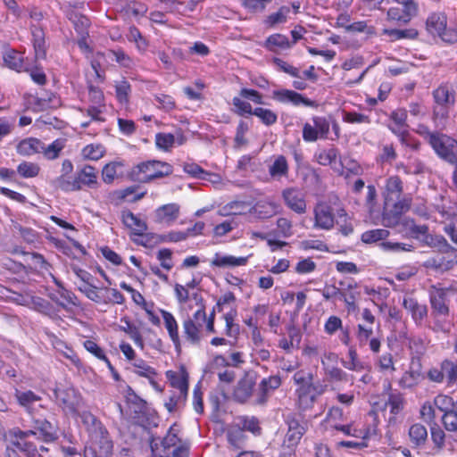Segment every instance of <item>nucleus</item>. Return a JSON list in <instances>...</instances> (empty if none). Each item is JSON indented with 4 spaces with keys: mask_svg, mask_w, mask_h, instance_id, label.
Segmentation results:
<instances>
[{
    "mask_svg": "<svg viewBox=\"0 0 457 457\" xmlns=\"http://www.w3.org/2000/svg\"><path fill=\"white\" fill-rule=\"evenodd\" d=\"M193 298L196 301L198 309L191 318L183 322V332L186 339L192 345H199L204 337V325L206 324L205 330L214 333V314L207 319L204 306L202 303V298L198 294H193Z\"/></svg>",
    "mask_w": 457,
    "mask_h": 457,
    "instance_id": "nucleus-1",
    "label": "nucleus"
},
{
    "mask_svg": "<svg viewBox=\"0 0 457 457\" xmlns=\"http://www.w3.org/2000/svg\"><path fill=\"white\" fill-rule=\"evenodd\" d=\"M425 138L439 157L452 164H457V141L445 134L426 131Z\"/></svg>",
    "mask_w": 457,
    "mask_h": 457,
    "instance_id": "nucleus-2",
    "label": "nucleus"
},
{
    "mask_svg": "<svg viewBox=\"0 0 457 457\" xmlns=\"http://www.w3.org/2000/svg\"><path fill=\"white\" fill-rule=\"evenodd\" d=\"M434 405L444 414L442 423L444 428L450 432H457V399L439 395L435 397Z\"/></svg>",
    "mask_w": 457,
    "mask_h": 457,
    "instance_id": "nucleus-3",
    "label": "nucleus"
},
{
    "mask_svg": "<svg viewBox=\"0 0 457 457\" xmlns=\"http://www.w3.org/2000/svg\"><path fill=\"white\" fill-rule=\"evenodd\" d=\"M436 105L433 117L436 122L442 123L448 116L449 106L454 104L455 98L447 85H441L433 92Z\"/></svg>",
    "mask_w": 457,
    "mask_h": 457,
    "instance_id": "nucleus-4",
    "label": "nucleus"
},
{
    "mask_svg": "<svg viewBox=\"0 0 457 457\" xmlns=\"http://www.w3.org/2000/svg\"><path fill=\"white\" fill-rule=\"evenodd\" d=\"M54 395L58 403L66 413L76 415L83 404L80 394L72 386H60Z\"/></svg>",
    "mask_w": 457,
    "mask_h": 457,
    "instance_id": "nucleus-5",
    "label": "nucleus"
},
{
    "mask_svg": "<svg viewBox=\"0 0 457 457\" xmlns=\"http://www.w3.org/2000/svg\"><path fill=\"white\" fill-rule=\"evenodd\" d=\"M426 28L431 35L439 37L445 42L453 43L457 40V34L446 29V16L444 13H431L427 19Z\"/></svg>",
    "mask_w": 457,
    "mask_h": 457,
    "instance_id": "nucleus-6",
    "label": "nucleus"
},
{
    "mask_svg": "<svg viewBox=\"0 0 457 457\" xmlns=\"http://www.w3.org/2000/svg\"><path fill=\"white\" fill-rule=\"evenodd\" d=\"M179 429L172 426L167 435L158 442L153 439L151 442V451L154 457H169L171 449L177 447L181 442L178 436Z\"/></svg>",
    "mask_w": 457,
    "mask_h": 457,
    "instance_id": "nucleus-7",
    "label": "nucleus"
},
{
    "mask_svg": "<svg viewBox=\"0 0 457 457\" xmlns=\"http://www.w3.org/2000/svg\"><path fill=\"white\" fill-rule=\"evenodd\" d=\"M403 7H391L387 11V20L399 24H407L418 12V4L414 0H394Z\"/></svg>",
    "mask_w": 457,
    "mask_h": 457,
    "instance_id": "nucleus-8",
    "label": "nucleus"
},
{
    "mask_svg": "<svg viewBox=\"0 0 457 457\" xmlns=\"http://www.w3.org/2000/svg\"><path fill=\"white\" fill-rule=\"evenodd\" d=\"M411 207V199L403 198L391 204L386 198L383 212V224L386 227H393L398 223L400 216L406 212Z\"/></svg>",
    "mask_w": 457,
    "mask_h": 457,
    "instance_id": "nucleus-9",
    "label": "nucleus"
},
{
    "mask_svg": "<svg viewBox=\"0 0 457 457\" xmlns=\"http://www.w3.org/2000/svg\"><path fill=\"white\" fill-rule=\"evenodd\" d=\"M139 172L144 174V180L150 181L157 178L168 176L172 172V167L160 161H148L137 165Z\"/></svg>",
    "mask_w": 457,
    "mask_h": 457,
    "instance_id": "nucleus-10",
    "label": "nucleus"
},
{
    "mask_svg": "<svg viewBox=\"0 0 457 457\" xmlns=\"http://www.w3.org/2000/svg\"><path fill=\"white\" fill-rule=\"evenodd\" d=\"M14 397L19 405L24 408L31 416H34L36 412H38L39 409L44 408L41 403V396L31 390L21 391L16 389Z\"/></svg>",
    "mask_w": 457,
    "mask_h": 457,
    "instance_id": "nucleus-11",
    "label": "nucleus"
},
{
    "mask_svg": "<svg viewBox=\"0 0 457 457\" xmlns=\"http://www.w3.org/2000/svg\"><path fill=\"white\" fill-rule=\"evenodd\" d=\"M314 227L329 230L334 227V210L326 203H319L313 209Z\"/></svg>",
    "mask_w": 457,
    "mask_h": 457,
    "instance_id": "nucleus-12",
    "label": "nucleus"
},
{
    "mask_svg": "<svg viewBox=\"0 0 457 457\" xmlns=\"http://www.w3.org/2000/svg\"><path fill=\"white\" fill-rule=\"evenodd\" d=\"M273 98L280 103H290L295 106L304 105L308 107H315L317 104L314 101L306 98L303 95L289 89H279L273 91Z\"/></svg>",
    "mask_w": 457,
    "mask_h": 457,
    "instance_id": "nucleus-13",
    "label": "nucleus"
},
{
    "mask_svg": "<svg viewBox=\"0 0 457 457\" xmlns=\"http://www.w3.org/2000/svg\"><path fill=\"white\" fill-rule=\"evenodd\" d=\"M282 197L287 206L296 213L306 212V203L303 193L294 187L286 188L282 192Z\"/></svg>",
    "mask_w": 457,
    "mask_h": 457,
    "instance_id": "nucleus-14",
    "label": "nucleus"
},
{
    "mask_svg": "<svg viewBox=\"0 0 457 457\" xmlns=\"http://www.w3.org/2000/svg\"><path fill=\"white\" fill-rule=\"evenodd\" d=\"M91 440L98 446V453L100 455L108 456L112 450V442L109 438V435L105 428L103 425H98L96 429H94L90 433Z\"/></svg>",
    "mask_w": 457,
    "mask_h": 457,
    "instance_id": "nucleus-15",
    "label": "nucleus"
},
{
    "mask_svg": "<svg viewBox=\"0 0 457 457\" xmlns=\"http://www.w3.org/2000/svg\"><path fill=\"white\" fill-rule=\"evenodd\" d=\"M34 429L27 432H20L21 438H24L29 435L39 434L45 441H53L55 438V430L54 426L46 419H35L33 417Z\"/></svg>",
    "mask_w": 457,
    "mask_h": 457,
    "instance_id": "nucleus-16",
    "label": "nucleus"
},
{
    "mask_svg": "<svg viewBox=\"0 0 457 457\" xmlns=\"http://www.w3.org/2000/svg\"><path fill=\"white\" fill-rule=\"evenodd\" d=\"M180 206L178 204H168L155 211V220L158 223L171 225L179 216Z\"/></svg>",
    "mask_w": 457,
    "mask_h": 457,
    "instance_id": "nucleus-17",
    "label": "nucleus"
},
{
    "mask_svg": "<svg viewBox=\"0 0 457 457\" xmlns=\"http://www.w3.org/2000/svg\"><path fill=\"white\" fill-rule=\"evenodd\" d=\"M186 142V137L180 132L176 135L170 133H158L155 136V144L158 148L169 151L175 144L181 145Z\"/></svg>",
    "mask_w": 457,
    "mask_h": 457,
    "instance_id": "nucleus-18",
    "label": "nucleus"
},
{
    "mask_svg": "<svg viewBox=\"0 0 457 457\" xmlns=\"http://www.w3.org/2000/svg\"><path fill=\"white\" fill-rule=\"evenodd\" d=\"M5 65L18 72L29 71V65L26 63L23 54L15 50H8L4 54Z\"/></svg>",
    "mask_w": 457,
    "mask_h": 457,
    "instance_id": "nucleus-19",
    "label": "nucleus"
},
{
    "mask_svg": "<svg viewBox=\"0 0 457 457\" xmlns=\"http://www.w3.org/2000/svg\"><path fill=\"white\" fill-rule=\"evenodd\" d=\"M255 380L251 376H245L238 383L234 391V397L239 403H245L252 395Z\"/></svg>",
    "mask_w": 457,
    "mask_h": 457,
    "instance_id": "nucleus-20",
    "label": "nucleus"
},
{
    "mask_svg": "<svg viewBox=\"0 0 457 457\" xmlns=\"http://www.w3.org/2000/svg\"><path fill=\"white\" fill-rule=\"evenodd\" d=\"M43 149V142L36 137H27L21 140L16 145V151L22 156H30L39 154Z\"/></svg>",
    "mask_w": 457,
    "mask_h": 457,
    "instance_id": "nucleus-21",
    "label": "nucleus"
},
{
    "mask_svg": "<svg viewBox=\"0 0 457 457\" xmlns=\"http://www.w3.org/2000/svg\"><path fill=\"white\" fill-rule=\"evenodd\" d=\"M253 213L260 219H268L280 212V205L273 201L262 200L255 204Z\"/></svg>",
    "mask_w": 457,
    "mask_h": 457,
    "instance_id": "nucleus-22",
    "label": "nucleus"
},
{
    "mask_svg": "<svg viewBox=\"0 0 457 457\" xmlns=\"http://www.w3.org/2000/svg\"><path fill=\"white\" fill-rule=\"evenodd\" d=\"M391 120L394 122V125L390 127L391 130L402 137L403 140L404 137L407 135V112L404 109H397L391 113Z\"/></svg>",
    "mask_w": 457,
    "mask_h": 457,
    "instance_id": "nucleus-23",
    "label": "nucleus"
},
{
    "mask_svg": "<svg viewBox=\"0 0 457 457\" xmlns=\"http://www.w3.org/2000/svg\"><path fill=\"white\" fill-rule=\"evenodd\" d=\"M122 221L127 228L137 236H142L147 229L145 222L129 211L122 212Z\"/></svg>",
    "mask_w": 457,
    "mask_h": 457,
    "instance_id": "nucleus-24",
    "label": "nucleus"
},
{
    "mask_svg": "<svg viewBox=\"0 0 457 457\" xmlns=\"http://www.w3.org/2000/svg\"><path fill=\"white\" fill-rule=\"evenodd\" d=\"M305 430V426L301 424L297 420H289L288 431L286 435L285 442L287 443L288 446L296 445L304 434Z\"/></svg>",
    "mask_w": 457,
    "mask_h": 457,
    "instance_id": "nucleus-25",
    "label": "nucleus"
},
{
    "mask_svg": "<svg viewBox=\"0 0 457 457\" xmlns=\"http://www.w3.org/2000/svg\"><path fill=\"white\" fill-rule=\"evenodd\" d=\"M161 313L163 319L164 326L171 341L175 345L176 348H179L180 346V337L179 335L177 320H175L174 316L167 311L161 310Z\"/></svg>",
    "mask_w": 457,
    "mask_h": 457,
    "instance_id": "nucleus-26",
    "label": "nucleus"
},
{
    "mask_svg": "<svg viewBox=\"0 0 457 457\" xmlns=\"http://www.w3.org/2000/svg\"><path fill=\"white\" fill-rule=\"evenodd\" d=\"M247 257H235L232 255H220L216 253L212 260L211 264L215 267H237L245 265Z\"/></svg>",
    "mask_w": 457,
    "mask_h": 457,
    "instance_id": "nucleus-27",
    "label": "nucleus"
},
{
    "mask_svg": "<svg viewBox=\"0 0 457 457\" xmlns=\"http://www.w3.org/2000/svg\"><path fill=\"white\" fill-rule=\"evenodd\" d=\"M403 306L411 313V316L416 322L422 320L424 317L427 316L428 310L426 305L420 304L412 298H404Z\"/></svg>",
    "mask_w": 457,
    "mask_h": 457,
    "instance_id": "nucleus-28",
    "label": "nucleus"
},
{
    "mask_svg": "<svg viewBox=\"0 0 457 457\" xmlns=\"http://www.w3.org/2000/svg\"><path fill=\"white\" fill-rule=\"evenodd\" d=\"M431 305L433 308V312L436 316V318L442 316H447L448 315V307L445 304V292L443 290H436L432 295H431Z\"/></svg>",
    "mask_w": 457,
    "mask_h": 457,
    "instance_id": "nucleus-29",
    "label": "nucleus"
},
{
    "mask_svg": "<svg viewBox=\"0 0 457 457\" xmlns=\"http://www.w3.org/2000/svg\"><path fill=\"white\" fill-rule=\"evenodd\" d=\"M66 140L63 138H57L47 146L43 143V149L40 151L46 160L53 161L59 157L61 152L65 147Z\"/></svg>",
    "mask_w": 457,
    "mask_h": 457,
    "instance_id": "nucleus-30",
    "label": "nucleus"
},
{
    "mask_svg": "<svg viewBox=\"0 0 457 457\" xmlns=\"http://www.w3.org/2000/svg\"><path fill=\"white\" fill-rule=\"evenodd\" d=\"M53 184L57 188L62 191H77L80 189L77 176L72 177L71 175H60L53 181Z\"/></svg>",
    "mask_w": 457,
    "mask_h": 457,
    "instance_id": "nucleus-31",
    "label": "nucleus"
},
{
    "mask_svg": "<svg viewBox=\"0 0 457 457\" xmlns=\"http://www.w3.org/2000/svg\"><path fill=\"white\" fill-rule=\"evenodd\" d=\"M79 185L93 187L97 183V172L93 166L86 165L77 175Z\"/></svg>",
    "mask_w": 457,
    "mask_h": 457,
    "instance_id": "nucleus-32",
    "label": "nucleus"
},
{
    "mask_svg": "<svg viewBox=\"0 0 457 457\" xmlns=\"http://www.w3.org/2000/svg\"><path fill=\"white\" fill-rule=\"evenodd\" d=\"M122 168L123 163L120 162L107 163L102 170L103 180L107 184L112 183L115 178L122 174Z\"/></svg>",
    "mask_w": 457,
    "mask_h": 457,
    "instance_id": "nucleus-33",
    "label": "nucleus"
},
{
    "mask_svg": "<svg viewBox=\"0 0 457 457\" xmlns=\"http://www.w3.org/2000/svg\"><path fill=\"white\" fill-rule=\"evenodd\" d=\"M404 407L403 397L400 394H390L386 402V408H389L393 417L389 418V422H395V416L400 413Z\"/></svg>",
    "mask_w": 457,
    "mask_h": 457,
    "instance_id": "nucleus-34",
    "label": "nucleus"
},
{
    "mask_svg": "<svg viewBox=\"0 0 457 457\" xmlns=\"http://www.w3.org/2000/svg\"><path fill=\"white\" fill-rule=\"evenodd\" d=\"M409 436L412 444L417 446L425 444L428 438V431L425 426L416 423L411 426L409 429Z\"/></svg>",
    "mask_w": 457,
    "mask_h": 457,
    "instance_id": "nucleus-35",
    "label": "nucleus"
},
{
    "mask_svg": "<svg viewBox=\"0 0 457 457\" xmlns=\"http://www.w3.org/2000/svg\"><path fill=\"white\" fill-rule=\"evenodd\" d=\"M270 175L276 179L283 176H287L288 172V165L283 155L278 156L274 162L269 168Z\"/></svg>",
    "mask_w": 457,
    "mask_h": 457,
    "instance_id": "nucleus-36",
    "label": "nucleus"
},
{
    "mask_svg": "<svg viewBox=\"0 0 457 457\" xmlns=\"http://www.w3.org/2000/svg\"><path fill=\"white\" fill-rule=\"evenodd\" d=\"M70 20L73 23L75 29L80 37L88 36L87 29L89 27L90 21L85 15L74 12L70 14Z\"/></svg>",
    "mask_w": 457,
    "mask_h": 457,
    "instance_id": "nucleus-37",
    "label": "nucleus"
},
{
    "mask_svg": "<svg viewBox=\"0 0 457 457\" xmlns=\"http://www.w3.org/2000/svg\"><path fill=\"white\" fill-rule=\"evenodd\" d=\"M267 47L271 51L287 49L291 46L288 38L281 34H274L268 37Z\"/></svg>",
    "mask_w": 457,
    "mask_h": 457,
    "instance_id": "nucleus-38",
    "label": "nucleus"
},
{
    "mask_svg": "<svg viewBox=\"0 0 457 457\" xmlns=\"http://www.w3.org/2000/svg\"><path fill=\"white\" fill-rule=\"evenodd\" d=\"M105 154V148L100 144H91L86 145L81 152L84 159L97 161Z\"/></svg>",
    "mask_w": 457,
    "mask_h": 457,
    "instance_id": "nucleus-39",
    "label": "nucleus"
},
{
    "mask_svg": "<svg viewBox=\"0 0 457 457\" xmlns=\"http://www.w3.org/2000/svg\"><path fill=\"white\" fill-rule=\"evenodd\" d=\"M298 395V406L301 410L306 411L312 408L316 402L315 394H312L311 391L304 388H297Z\"/></svg>",
    "mask_w": 457,
    "mask_h": 457,
    "instance_id": "nucleus-40",
    "label": "nucleus"
},
{
    "mask_svg": "<svg viewBox=\"0 0 457 457\" xmlns=\"http://www.w3.org/2000/svg\"><path fill=\"white\" fill-rule=\"evenodd\" d=\"M40 167L37 163L22 162L17 167L19 175L25 179L35 178L39 174Z\"/></svg>",
    "mask_w": 457,
    "mask_h": 457,
    "instance_id": "nucleus-41",
    "label": "nucleus"
},
{
    "mask_svg": "<svg viewBox=\"0 0 457 457\" xmlns=\"http://www.w3.org/2000/svg\"><path fill=\"white\" fill-rule=\"evenodd\" d=\"M441 369L444 371V378H446L449 385L457 383V362L445 360L441 363Z\"/></svg>",
    "mask_w": 457,
    "mask_h": 457,
    "instance_id": "nucleus-42",
    "label": "nucleus"
},
{
    "mask_svg": "<svg viewBox=\"0 0 457 457\" xmlns=\"http://www.w3.org/2000/svg\"><path fill=\"white\" fill-rule=\"evenodd\" d=\"M236 315L235 310H231L223 315L225 321L224 334L229 337H235L239 331L238 326L234 322Z\"/></svg>",
    "mask_w": 457,
    "mask_h": 457,
    "instance_id": "nucleus-43",
    "label": "nucleus"
},
{
    "mask_svg": "<svg viewBox=\"0 0 457 457\" xmlns=\"http://www.w3.org/2000/svg\"><path fill=\"white\" fill-rule=\"evenodd\" d=\"M389 236V231L384 228H377L365 231L361 235V241L365 244H373L383 240Z\"/></svg>",
    "mask_w": 457,
    "mask_h": 457,
    "instance_id": "nucleus-44",
    "label": "nucleus"
},
{
    "mask_svg": "<svg viewBox=\"0 0 457 457\" xmlns=\"http://www.w3.org/2000/svg\"><path fill=\"white\" fill-rule=\"evenodd\" d=\"M167 376L173 387L179 390L180 396H185L187 393V381L182 375H178L173 371H168Z\"/></svg>",
    "mask_w": 457,
    "mask_h": 457,
    "instance_id": "nucleus-45",
    "label": "nucleus"
},
{
    "mask_svg": "<svg viewBox=\"0 0 457 457\" xmlns=\"http://www.w3.org/2000/svg\"><path fill=\"white\" fill-rule=\"evenodd\" d=\"M133 367L135 368V372L141 377L147 378L152 379L156 375V372L154 368L149 366L144 360L136 359L132 362Z\"/></svg>",
    "mask_w": 457,
    "mask_h": 457,
    "instance_id": "nucleus-46",
    "label": "nucleus"
},
{
    "mask_svg": "<svg viewBox=\"0 0 457 457\" xmlns=\"http://www.w3.org/2000/svg\"><path fill=\"white\" fill-rule=\"evenodd\" d=\"M317 162L321 165H333L337 159V151L335 148L322 150L315 155Z\"/></svg>",
    "mask_w": 457,
    "mask_h": 457,
    "instance_id": "nucleus-47",
    "label": "nucleus"
},
{
    "mask_svg": "<svg viewBox=\"0 0 457 457\" xmlns=\"http://www.w3.org/2000/svg\"><path fill=\"white\" fill-rule=\"evenodd\" d=\"M78 289L81 293H83L91 301L96 302V303L102 302V297L99 294V288L96 286H95L93 283L80 284L78 286Z\"/></svg>",
    "mask_w": 457,
    "mask_h": 457,
    "instance_id": "nucleus-48",
    "label": "nucleus"
},
{
    "mask_svg": "<svg viewBox=\"0 0 457 457\" xmlns=\"http://www.w3.org/2000/svg\"><path fill=\"white\" fill-rule=\"evenodd\" d=\"M345 420L342 409L339 407H332L329 409L327 418L326 425L328 428H333V424H341Z\"/></svg>",
    "mask_w": 457,
    "mask_h": 457,
    "instance_id": "nucleus-49",
    "label": "nucleus"
},
{
    "mask_svg": "<svg viewBox=\"0 0 457 457\" xmlns=\"http://www.w3.org/2000/svg\"><path fill=\"white\" fill-rule=\"evenodd\" d=\"M33 37L36 58H44L46 56V47L43 31L37 29H35Z\"/></svg>",
    "mask_w": 457,
    "mask_h": 457,
    "instance_id": "nucleus-50",
    "label": "nucleus"
},
{
    "mask_svg": "<svg viewBox=\"0 0 457 457\" xmlns=\"http://www.w3.org/2000/svg\"><path fill=\"white\" fill-rule=\"evenodd\" d=\"M253 115L258 117L265 125H272L277 121V114L270 109L262 107L255 108Z\"/></svg>",
    "mask_w": 457,
    "mask_h": 457,
    "instance_id": "nucleus-51",
    "label": "nucleus"
},
{
    "mask_svg": "<svg viewBox=\"0 0 457 457\" xmlns=\"http://www.w3.org/2000/svg\"><path fill=\"white\" fill-rule=\"evenodd\" d=\"M54 280L60 288L58 291L60 296L63 299V301L58 302V303L63 307H65L67 304H72L75 306L78 305V299L76 295L72 292L65 289L55 278H54Z\"/></svg>",
    "mask_w": 457,
    "mask_h": 457,
    "instance_id": "nucleus-52",
    "label": "nucleus"
},
{
    "mask_svg": "<svg viewBox=\"0 0 457 457\" xmlns=\"http://www.w3.org/2000/svg\"><path fill=\"white\" fill-rule=\"evenodd\" d=\"M384 34L388 35L394 39L402 38H416L418 37V31L414 29H384Z\"/></svg>",
    "mask_w": 457,
    "mask_h": 457,
    "instance_id": "nucleus-53",
    "label": "nucleus"
},
{
    "mask_svg": "<svg viewBox=\"0 0 457 457\" xmlns=\"http://www.w3.org/2000/svg\"><path fill=\"white\" fill-rule=\"evenodd\" d=\"M13 230L18 232L20 237L27 243H34L37 239V234L30 228H26L19 223L13 224Z\"/></svg>",
    "mask_w": 457,
    "mask_h": 457,
    "instance_id": "nucleus-54",
    "label": "nucleus"
},
{
    "mask_svg": "<svg viewBox=\"0 0 457 457\" xmlns=\"http://www.w3.org/2000/svg\"><path fill=\"white\" fill-rule=\"evenodd\" d=\"M349 361H342L343 366L350 370L361 371L363 370V364L359 361L357 353L351 348L348 352Z\"/></svg>",
    "mask_w": 457,
    "mask_h": 457,
    "instance_id": "nucleus-55",
    "label": "nucleus"
},
{
    "mask_svg": "<svg viewBox=\"0 0 457 457\" xmlns=\"http://www.w3.org/2000/svg\"><path fill=\"white\" fill-rule=\"evenodd\" d=\"M84 347L87 349V351L94 354L96 358L104 361L110 369L112 368L110 361L104 354V351L102 350L101 347L97 345L96 342L92 340H86L84 342Z\"/></svg>",
    "mask_w": 457,
    "mask_h": 457,
    "instance_id": "nucleus-56",
    "label": "nucleus"
},
{
    "mask_svg": "<svg viewBox=\"0 0 457 457\" xmlns=\"http://www.w3.org/2000/svg\"><path fill=\"white\" fill-rule=\"evenodd\" d=\"M403 225L409 234L415 238H419L420 236L425 235L428 232L426 225H417L412 220H404Z\"/></svg>",
    "mask_w": 457,
    "mask_h": 457,
    "instance_id": "nucleus-57",
    "label": "nucleus"
},
{
    "mask_svg": "<svg viewBox=\"0 0 457 457\" xmlns=\"http://www.w3.org/2000/svg\"><path fill=\"white\" fill-rule=\"evenodd\" d=\"M431 439L438 450H442L445 446V434L443 429L434 422L430 428Z\"/></svg>",
    "mask_w": 457,
    "mask_h": 457,
    "instance_id": "nucleus-58",
    "label": "nucleus"
},
{
    "mask_svg": "<svg viewBox=\"0 0 457 457\" xmlns=\"http://www.w3.org/2000/svg\"><path fill=\"white\" fill-rule=\"evenodd\" d=\"M325 374L329 381L342 382L348 381L347 374L337 367L325 368Z\"/></svg>",
    "mask_w": 457,
    "mask_h": 457,
    "instance_id": "nucleus-59",
    "label": "nucleus"
},
{
    "mask_svg": "<svg viewBox=\"0 0 457 457\" xmlns=\"http://www.w3.org/2000/svg\"><path fill=\"white\" fill-rule=\"evenodd\" d=\"M184 171L192 177L200 179H207V176H211L209 172L204 170L199 165L195 163H186L184 165Z\"/></svg>",
    "mask_w": 457,
    "mask_h": 457,
    "instance_id": "nucleus-60",
    "label": "nucleus"
},
{
    "mask_svg": "<svg viewBox=\"0 0 457 457\" xmlns=\"http://www.w3.org/2000/svg\"><path fill=\"white\" fill-rule=\"evenodd\" d=\"M343 322L342 320L337 316H330L324 325V330L328 335L335 334L338 329H342Z\"/></svg>",
    "mask_w": 457,
    "mask_h": 457,
    "instance_id": "nucleus-61",
    "label": "nucleus"
},
{
    "mask_svg": "<svg viewBox=\"0 0 457 457\" xmlns=\"http://www.w3.org/2000/svg\"><path fill=\"white\" fill-rule=\"evenodd\" d=\"M373 335V329L370 326L359 324L357 327V339L361 345H364L371 338Z\"/></svg>",
    "mask_w": 457,
    "mask_h": 457,
    "instance_id": "nucleus-62",
    "label": "nucleus"
},
{
    "mask_svg": "<svg viewBox=\"0 0 457 457\" xmlns=\"http://www.w3.org/2000/svg\"><path fill=\"white\" fill-rule=\"evenodd\" d=\"M130 85L127 81H120L116 85V96L120 103H128Z\"/></svg>",
    "mask_w": 457,
    "mask_h": 457,
    "instance_id": "nucleus-63",
    "label": "nucleus"
},
{
    "mask_svg": "<svg viewBox=\"0 0 457 457\" xmlns=\"http://www.w3.org/2000/svg\"><path fill=\"white\" fill-rule=\"evenodd\" d=\"M289 12V9L287 7H281L278 12L270 14L267 18V23L270 26H274L278 23H283L287 20V15Z\"/></svg>",
    "mask_w": 457,
    "mask_h": 457,
    "instance_id": "nucleus-64",
    "label": "nucleus"
}]
</instances>
